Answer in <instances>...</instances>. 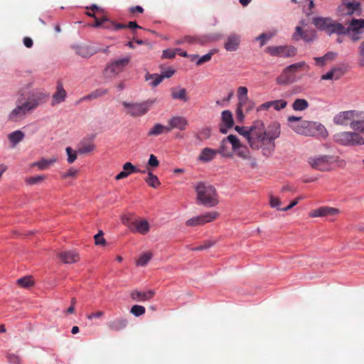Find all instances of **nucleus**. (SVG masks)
I'll list each match as a JSON object with an SVG mask.
<instances>
[{
    "instance_id": "obj_43",
    "label": "nucleus",
    "mask_w": 364,
    "mask_h": 364,
    "mask_svg": "<svg viewBox=\"0 0 364 364\" xmlns=\"http://www.w3.org/2000/svg\"><path fill=\"white\" fill-rule=\"evenodd\" d=\"M272 107H273L275 110H280L284 109L287 105V102L284 100H277L271 101Z\"/></svg>"
},
{
    "instance_id": "obj_63",
    "label": "nucleus",
    "mask_w": 364,
    "mask_h": 364,
    "mask_svg": "<svg viewBox=\"0 0 364 364\" xmlns=\"http://www.w3.org/2000/svg\"><path fill=\"white\" fill-rule=\"evenodd\" d=\"M94 92H95L97 97L98 98V97H100L102 96L107 95L108 92V90L107 89L100 88V89L95 90Z\"/></svg>"
},
{
    "instance_id": "obj_14",
    "label": "nucleus",
    "mask_w": 364,
    "mask_h": 364,
    "mask_svg": "<svg viewBox=\"0 0 364 364\" xmlns=\"http://www.w3.org/2000/svg\"><path fill=\"white\" fill-rule=\"evenodd\" d=\"M218 216V213L215 211L208 212L204 215H198L188 220L186 222V225L189 227L202 225L215 220Z\"/></svg>"
},
{
    "instance_id": "obj_50",
    "label": "nucleus",
    "mask_w": 364,
    "mask_h": 364,
    "mask_svg": "<svg viewBox=\"0 0 364 364\" xmlns=\"http://www.w3.org/2000/svg\"><path fill=\"white\" fill-rule=\"evenodd\" d=\"M214 54L213 51L209 52L208 53L203 55L202 57L198 58V60L196 62L197 65H200L210 60L213 55Z\"/></svg>"
},
{
    "instance_id": "obj_24",
    "label": "nucleus",
    "mask_w": 364,
    "mask_h": 364,
    "mask_svg": "<svg viewBox=\"0 0 364 364\" xmlns=\"http://www.w3.org/2000/svg\"><path fill=\"white\" fill-rule=\"evenodd\" d=\"M155 295L154 290H148L146 291H139L134 290L130 294V297L136 301H146L150 300Z\"/></svg>"
},
{
    "instance_id": "obj_30",
    "label": "nucleus",
    "mask_w": 364,
    "mask_h": 364,
    "mask_svg": "<svg viewBox=\"0 0 364 364\" xmlns=\"http://www.w3.org/2000/svg\"><path fill=\"white\" fill-rule=\"evenodd\" d=\"M171 96L173 100H180L183 102H187L188 100L185 88L172 87L171 89Z\"/></svg>"
},
{
    "instance_id": "obj_20",
    "label": "nucleus",
    "mask_w": 364,
    "mask_h": 364,
    "mask_svg": "<svg viewBox=\"0 0 364 364\" xmlns=\"http://www.w3.org/2000/svg\"><path fill=\"white\" fill-rule=\"evenodd\" d=\"M129 229L133 232L146 235L150 230V225L149 222L145 219L136 220L132 222V225H129Z\"/></svg>"
},
{
    "instance_id": "obj_13",
    "label": "nucleus",
    "mask_w": 364,
    "mask_h": 364,
    "mask_svg": "<svg viewBox=\"0 0 364 364\" xmlns=\"http://www.w3.org/2000/svg\"><path fill=\"white\" fill-rule=\"evenodd\" d=\"M266 50L271 55L280 58L292 57L296 53V48L290 46H269Z\"/></svg>"
},
{
    "instance_id": "obj_62",
    "label": "nucleus",
    "mask_w": 364,
    "mask_h": 364,
    "mask_svg": "<svg viewBox=\"0 0 364 364\" xmlns=\"http://www.w3.org/2000/svg\"><path fill=\"white\" fill-rule=\"evenodd\" d=\"M102 28H105V29H109V30H113L114 31V21H110L108 18H107V21H106L103 25H102Z\"/></svg>"
},
{
    "instance_id": "obj_41",
    "label": "nucleus",
    "mask_w": 364,
    "mask_h": 364,
    "mask_svg": "<svg viewBox=\"0 0 364 364\" xmlns=\"http://www.w3.org/2000/svg\"><path fill=\"white\" fill-rule=\"evenodd\" d=\"M46 178V176L44 175L36 176L26 178L25 181L28 185H35V184L40 183L43 181H44Z\"/></svg>"
},
{
    "instance_id": "obj_3",
    "label": "nucleus",
    "mask_w": 364,
    "mask_h": 364,
    "mask_svg": "<svg viewBox=\"0 0 364 364\" xmlns=\"http://www.w3.org/2000/svg\"><path fill=\"white\" fill-rule=\"evenodd\" d=\"M197 194L196 200L198 204L208 208H212L217 205L219 203L217 191L215 188L203 182H199L195 187Z\"/></svg>"
},
{
    "instance_id": "obj_46",
    "label": "nucleus",
    "mask_w": 364,
    "mask_h": 364,
    "mask_svg": "<svg viewBox=\"0 0 364 364\" xmlns=\"http://www.w3.org/2000/svg\"><path fill=\"white\" fill-rule=\"evenodd\" d=\"M211 135V129L209 127H205L200 129L197 135V138L202 139H208Z\"/></svg>"
},
{
    "instance_id": "obj_33",
    "label": "nucleus",
    "mask_w": 364,
    "mask_h": 364,
    "mask_svg": "<svg viewBox=\"0 0 364 364\" xmlns=\"http://www.w3.org/2000/svg\"><path fill=\"white\" fill-rule=\"evenodd\" d=\"M230 143L228 139V136L223 139L221 141L220 148L218 149H215L217 154L222 155L224 157H232V152L228 149V144Z\"/></svg>"
},
{
    "instance_id": "obj_44",
    "label": "nucleus",
    "mask_w": 364,
    "mask_h": 364,
    "mask_svg": "<svg viewBox=\"0 0 364 364\" xmlns=\"http://www.w3.org/2000/svg\"><path fill=\"white\" fill-rule=\"evenodd\" d=\"M123 169L125 171L129 172V174H131L132 173H135V172H140L142 173H146V170H144V171L138 170L131 162H126L123 165Z\"/></svg>"
},
{
    "instance_id": "obj_56",
    "label": "nucleus",
    "mask_w": 364,
    "mask_h": 364,
    "mask_svg": "<svg viewBox=\"0 0 364 364\" xmlns=\"http://www.w3.org/2000/svg\"><path fill=\"white\" fill-rule=\"evenodd\" d=\"M77 173V170L75 168H70L67 172H65L62 174V178H66L69 177H74L76 176Z\"/></svg>"
},
{
    "instance_id": "obj_52",
    "label": "nucleus",
    "mask_w": 364,
    "mask_h": 364,
    "mask_svg": "<svg viewBox=\"0 0 364 364\" xmlns=\"http://www.w3.org/2000/svg\"><path fill=\"white\" fill-rule=\"evenodd\" d=\"M106 21H107V18L105 16L99 18L97 17L95 18V23L92 25V26L95 28H102V25Z\"/></svg>"
},
{
    "instance_id": "obj_22",
    "label": "nucleus",
    "mask_w": 364,
    "mask_h": 364,
    "mask_svg": "<svg viewBox=\"0 0 364 364\" xmlns=\"http://www.w3.org/2000/svg\"><path fill=\"white\" fill-rule=\"evenodd\" d=\"M314 32L309 30H303L301 26H296L295 33L293 34V39L299 41L303 39L305 41H311L314 38Z\"/></svg>"
},
{
    "instance_id": "obj_25",
    "label": "nucleus",
    "mask_w": 364,
    "mask_h": 364,
    "mask_svg": "<svg viewBox=\"0 0 364 364\" xmlns=\"http://www.w3.org/2000/svg\"><path fill=\"white\" fill-rule=\"evenodd\" d=\"M128 324V320L123 317L117 318L107 322L108 328L113 331H120L124 329Z\"/></svg>"
},
{
    "instance_id": "obj_17",
    "label": "nucleus",
    "mask_w": 364,
    "mask_h": 364,
    "mask_svg": "<svg viewBox=\"0 0 364 364\" xmlns=\"http://www.w3.org/2000/svg\"><path fill=\"white\" fill-rule=\"evenodd\" d=\"M339 10L341 15L357 14L359 16L361 14L360 4L358 1L344 3L339 7Z\"/></svg>"
},
{
    "instance_id": "obj_12",
    "label": "nucleus",
    "mask_w": 364,
    "mask_h": 364,
    "mask_svg": "<svg viewBox=\"0 0 364 364\" xmlns=\"http://www.w3.org/2000/svg\"><path fill=\"white\" fill-rule=\"evenodd\" d=\"M291 127L296 133L305 136H313L315 134L316 129L323 128L321 124H316V122L310 121H300L296 124H291Z\"/></svg>"
},
{
    "instance_id": "obj_58",
    "label": "nucleus",
    "mask_w": 364,
    "mask_h": 364,
    "mask_svg": "<svg viewBox=\"0 0 364 364\" xmlns=\"http://www.w3.org/2000/svg\"><path fill=\"white\" fill-rule=\"evenodd\" d=\"M129 11L131 14L134 15L136 13L142 14L144 9L140 6H135L130 7Z\"/></svg>"
},
{
    "instance_id": "obj_28",
    "label": "nucleus",
    "mask_w": 364,
    "mask_h": 364,
    "mask_svg": "<svg viewBox=\"0 0 364 364\" xmlns=\"http://www.w3.org/2000/svg\"><path fill=\"white\" fill-rule=\"evenodd\" d=\"M331 18L330 17H315L313 18L314 25L318 29L326 33L329 28Z\"/></svg>"
},
{
    "instance_id": "obj_48",
    "label": "nucleus",
    "mask_w": 364,
    "mask_h": 364,
    "mask_svg": "<svg viewBox=\"0 0 364 364\" xmlns=\"http://www.w3.org/2000/svg\"><path fill=\"white\" fill-rule=\"evenodd\" d=\"M66 153L68 154V162L69 164L73 163L77 159V151H75L70 147L66 148Z\"/></svg>"
},
{
    "instance_id": "obj_27",
    "label": "nucleus",
    "mask_w": 364,
    "mask_h": 364,
    "mask_svg": "<svg viewBox=\"0 0 364 364\" xmlns=\"http://www.w3.org/2000/svg\"><path fill=\"white\" fill-rule=\"evenodd\" d=\"M240 43V37L235 34H233L228 37L224 46L228 51H235L237 50Z\"/></svg>"
},
{
    "instance_id": "obj_4",
    "label": "nucleus",
    "mask_w": 364,
    "mask_h": 364,
    "mask_svg": "<svg viewBox=\"0 0 364 364\" xmlns=\"http://www.w3.org/2000/svg\"><path fill=\"white\" fill-rule=\"evenodd\" d=\"M304 68H309V65L304 61L294 63L286 67L276 78L277 84L287 85L294 83L296 81V73Z\"/></svg>"
},
{
    "instance_id": "obj_60",
    "label": "nucleus",
    "mask_w": 364,
    "mask_h": 364,
    "mask_svg": "<svg viewBox=\"0 0 364 364\" xmlns=\"http://www.w3.org/2000/svg\"><path fill=\"white\" fill-rule=\"evenodd\" d=\"M186 42H187L188 43H193V38L191 37V36H186V37H184L182 39L177 40L176 41V44L180 45V44H182V43H186Z\"/></svg>"
},
{
    "instance_id": "obj_9",
    "label": "nucleus",
    "mask_w": 364,
    "mask_h": 364,
    "mask_svg": "<svg viewBox=\"0 0 364 364\" xmlns=\"http://www.w3.org/2000/svg\"><path fill=\"white\" fill-rule=\"evenodd\" d=\"M131 57L127 55L109 63L105 69V74L109 77L117 76L122 73L130 63Z\"/></svg>"
},
{
    "instance_id": "obj_54",
    "label": "nucleus",
    "mask_w": 364,
    "mask_h": 364,
    "mask_svg": "<svg viewBox=\"0 0 364 364\" xmlns=\"http://www.w3.org/2000/svg\"><path fill=\"white\" fill-rule=\"evenodd\" d=\"M271 34L262 33L257 38V40L260 41L261 46H263L266 42L272 38Z\"/></svg>"
},
{
    "instance_id": "obj_19",
    "label": "nucleus",
    "mask_w": 364,
    "mask_h": 364,
    "mask_svg": "<svg viewBox=\"0 0 364 364\" xmlns=\"http://www.w3.org/2000/svg\"><path fill=\"white\" fill-rule=\"evenodd\" d=\"M174 73H175L174 70L168 69V70H165L164 72H163L161 75L146 74L145 76V80L146 81H149V80H152V81L151 82L150 84L152 87H156L158 85H159L165 77H167V78L171 77Z\"/></svg>"
},
{
    "instance_id": "obj_11",
    "label": "nucleus",
    "mask_w": 364,
    "mask_h": 364,
    "mask_svg": "<svg viewBox=\"0 0 364 364\" xmlns=\"http://www.w3.org/2000/svg\"><path fill=\"white\" fill-rule=\"evenodd\" d=\"M228 139L232 145V151L238 157L244 160L252 159L248 148L245 145H243L236 136L230 134L228 136Z\"/></svg>"
},
{
    "instance_id": "obj_40",
    "label": "nucleus",
    "mask_w": 364,
    "mask_h": 364,
    "mask_svg": "<svg viewBox=\"0 0 364 364\" xmlns=\"http://www.w3.org/2000/svg\"><path fill=\"white\" fill-rule=\"evenodd\" d=\"M151 257L152 254L151 252H145L139 257L136 264L139 266H145L149 262Z\"/></svg>"
},
{
    "instance_id": "obj_51",
    "label": "nucleus",
    "mask_w": 364,
    "mask_h": 364,
    "mask_svg": "<svg viewBox=\"0 0 364 364\" xmlns=\"http://www.w3.org/2000/svg\"><path fill=\"white\" fill-rule=\"evenodd\" d=\"M159 165V161L157 159V157L154 154H151L149 156V159L148 161V166L154 168L158 167Z\"/></svg>"
},
{
    "instance_id": "obj_15",
    "label": "nucleus",
    "mask_w": 364,
    "mask_h": 364,
    "mask_svg": "<svg viewBox=\"0 0 364 364\" xmlns=\"http://www.w3.org/2000/svg\"><path fill=\"white\" fill-rule=\"evenodd\" d=\"M255 107L254 102L249 100H242L238 101L237 107L236 110L237 118L240 122H242L245 118L244 112L248 113L252 111Z\"/></svg>"
},
{
    "instance_id": "obj_47",
    "label": "nucleus",
    "mask_w": 364,
    "mask_h": 364,
    "mask_svg": "<svg viewBox=\"0 0 364 364\" xmlns=\"http://www.w3.org/2000/svg\"><path fill=\"white\" fill-rule=\"evenodd\" d=\"M247 88L246 87L240 86L237 88L238 101L249 99L247 97Z\"/></svg>"
},
{
    "instance_id": "obj_7",
    "label": "nucleus",
    "mask_w": 364,
    "mask_h": 364,
    "mask_svg": "<svg viewBox=\"0 0 364 364\" xmlns=\"http://www.w3.org/2000/svg\"><path fill=\"white\" fill-rule=\"evenodd\" d=\"M155 100H148L141 102H122V105L126 109V113L132 117H138L146 114Z\"/></svg>"
},
{
    "instance_id": "obj_5",
    "label": "nucleus",
    "mask_w": 364,
    "mask_h": 364,
    "mask_svg": "<svg viewBox=\"0 0 364 364\" xmlns=\"http://www.w3.org/2000/svg\"><path fill=\"white\" fill-rule=\"evenodd\" d=\"M363 118L364 114L362 112L348 110L341 112L336 114L333 117V122L337 125H350V127L354 130L355 129H358L357 125L359 124L358 119Z\"/></svg>"
},
{
    "instance_id": "obj_37",
    "label": "nucleus",
    "mask_w": 364,
    "mask_h": 364,
    "mask_svg": "<svg viewBox=\"0 0 364 364\" xmlns=\"http://www.w3.org/2000/svg\"><path fill=\"white\" fill-rule=\"evenodd\" d=\"M309 107V102L304 99H296L293 105L292 108L295 111H304Z\"/></svg>"
},
{
    "instance_id": "obj_53",
    "label": "nucleus",
    "mask_w": 364,
    "mask_h": 364,
    "mask_svg": "<svg viewBox=\"0 0 364 364\" xmlns=\"http://www.w3.org/2000/svg\"><path fill=\"white\" fill-rule=\"evenodd\" d=\"M95 242L97 245H105L106 241L103 237L102 231H100L97 235H95Z\"/></svg>"
},
{
    "instance_id": "obj_42",
    "label": "nucleus",
    "mask_w": 364,
    "mask_h": 364,
    "mask_svg": "<svg viewBox=\"0 0 364 364\" xmlns=\"http://www.w3.org/2000/svg\"><path fill=\"white\" fill-rule=\"evenodd\" d=\"M145 311V308L140 305H134L130 309V313L137 317L144 315Z\"/></svg>"
},
{
    "instance_id": "obj_23",
    "label": "nucleus",
    "mask_w": 364,
    "mask_h": 364,
    "mask_svg": "<svg viewBox=\"0 0 364 364\" xmlns=\"http://www.w3.org/2000/svg\"><path fill=\"white\" fill-rule=\"evenodd\" d=\"M67 96V92L63 88V84L58 82L56 86V91L52 96L51 105L55 106L65 101Z\"/></svg>"
},
{
    "instance_id": "obj_57",
    "label": "nucleus",
    "mask_w": 364,
    "mask_h": 364,
    "mask_svg": "<svg viewBox=\"0 0 364 364\" xmlns=\"http://www.w3.org/2000/svg\"><path fill=\"white\" fill-rule=\"evenodd\" d=\"M105 313L102 311H98L97 312H95V313H92L89 315L87 316V318L89 319V320H92L93 318H100L101 317H102L104 316Z\"/></svg>"
},
{
    "instance_id": "obj_59",
    "label": "nucleus",
    "mask_w": 364,
    "mask_h": 364,
    "mask_svg": "<svg viewBox=\"0 0 364 364\" xmlns=\"http://www.w3.org/2000/svg\"><path fill=\"white\" fill-rule=\"evenodd\" d=\"M270 204L272 208H277L278 210L281 209L279 208L281 204V202L278 198L271 197Z\"/></svg>"
},
{
    "instance_id": "obj_29",
    "label": "nucleus",
    "mask_w": 364,
    "mask_h": 364,
    "mask_svg": "<svg viewBox=\"0 0 364 364\" xmlns=\"http://www.w3.org/2000/svg\"><path fill=\"white\" fill-rule=\"evenodd\" d=\"M217 155V151L215 149H213L210 148H204L202 149L200 155L198 156V159L203 162H209L214 159Z\"/></svg>"
},
{
    "instance_id": "obj_26",
    "label": "nucleus",
    "mask_w": 364,
    "mask_h": 364,
    "mask_svg": "<svg viewBox=\"0 0 364 364\" xmlns=\"http://www.w3.org/2000/svg\"><path fill=\"white\" fill-rule=\"evenodd\" d=\"M328 26L326 33L328 35L337 34V35H344L345 32V26L342 23L334 21L333 18L331 20V23Z\"/></svg>"
},
{
    "instance_id": "obj_1",
    "label": "nucleus",
    "mask_w": 364,
    "mask_h": 364,
    "mask_svg": "<svg viewBox=\"0 0 364 364\" xmlns=\"http://www.w3.org/2000/svg\"><path fill=\"white\" fill-rule=\"evenodd\" d=\"M235 129L247 139L252 149H262L264 156L273 153L275 140L281 133L279 123L272 122L266 127L262 120L255 121L249 127L236 126Z\"/></svg>"
},
{
    "instance_id": "obj_35",
    "label": "nucleus",
    "mask_w": 364,
    "mask_h": 364,
    "mask_svg": "<svg viewBox=\"0 0 364 364\" xmlns=\"http://www.w3.org/2000/svg\"><path fill=\"white\" fill-rule=\"evenodd\" d=\"M148 176L145 178L146 183L151 187L156 188L159 187L161 184L158 177L152 173V171L149 170V168L147 167Z\"/></svg>"
},
{
    "instance_id": "obj_32",
    "label": "nucleus",
    "mask_w": 364,
    "mask_h": 364,
    "mask_svg": "<svg viewBox=\"0 0 364 364\" xmlns=\"http://www.w3.org/2000/svg\"><path fill=\"white\" fill-rule=\"evenodd\" d=\"M57 161V158L53 157L49 159H41L38 161L34 162L32 164V166H36L39 170H46L48 169L50 166H52Z\"/></svg>"
},
{
    "instance_id": "obj_18",
    "label": "nucleus",
    "mask_w": 364,
    "mask_h": 364,
    "mask_svg": "<svg viewBox=\"0 0 364 364\" xmlns=\"http://www.w3.org/2000/svg\"><path fill=\"white\" fill-rule=\"evenodd\" d=\"M188 126V122L186 117L183 116H173L168 120V128L169 132L173 129H178L184 131Z\"/></svg>"
},
{
    "instance_id": "obj_31",
    "label": "nucleus",
    "mask_w": 364,
    "mask_h": 364,
    "mask_svg": "<svg viewBox=\"0 0 364 364\" xmlns=\"http://www.w3.org/2000/svg\"><path fill=\"white\" fill-rule=\"evenodd\" d=\"M169 132L168 126H164L161 124H155L148 132L147 135L149 136H156L163 133Z\"/></svg>"
},
{
    "instance_id": "obj_6",
    "label": "nucleus",
    "mask_w": 364,
    "mask_h": 364,
    "mask_svg": "<svg viewBox=\"0 0 364 364\" xmlns=\"http://www.w3.org/2000/svg\"><path fill=\"white\" fill-rule=\"evenodd\" d=\"M333 140L337 144L346 146L364 145V138L356 132H341L333 136Z\"/></svg>"
},
{
    "instance_id": "obj_39",
    "label": "nucleus",
    "mask_w": 364,
    "mask_h": 364,
    "mask_svg": "<svg viewBox=\"0 0 364 364\" xmlns=\"http://www.w3.org/2000/svg\"><path fill=\"white\" fill-rule=\"evenodd\" d=\"M75 52L78 55L83 58H88L93 55V52L90 51L88 47L86 46H77L75 49Z\"/></svg>"
},
{
    "instance_id": "obj_55",
    "label": "nucleus",
    "mask_w": 364,
    "mask_h": 364,
    "mask_svg": "<svg viewBox=\"0 0 364 364\" xmlns=\"http://www.w3.org/2000/svg\"><path fill=\"white\" fill-rule=\"evenodd\" d=\"M8 361L11 364H19L20 358L15 354H9L7 356Z\"/></svg>"
},
{
    "instance_id": "obj_38",
    "label": "nucleus",
    "mask_w": 364,
    "mask_h": 364,
    "mask_svg": "<svg viewBox=\"0 0 364 364\" xmlns=\"http://www.w3.org/2000/svg\"><path fill=\"white\" fill-rule=\"evenodd\" d=\"M95 146L92 143L82 144L80 147L77 149V153L80 154H85L92 151Z\"/></svg>"
},
{
    "instance_id": "obj_49",
    "label": "nucleus",
    "mask_w": 364,
    "mask_h": 364,
    "mask_svg": "<svg viewBox=\"0 0 364 364\" xmlns=\"http://www.w3.org/2000/svg\"><path fill=\"white\" fill-rule=\"evenodd\" d=\"M180 48H176L175 50L173 49H167L164 50L162 54V58L172 59L176 56V52L180 51Z\"/></svg>"
},
{
    "instance_id": "obj_36",
    "label": "nucleus",
    "mask_w": 364,
    "mask_h": 364,
    "mask_svg": "<svg viewBox=\"0 0 364 364\" xmlns=\"http://www.w3.org/2000/svg\"><path fill=\"white\" fill-rule=\"evenodd\" d=\"M222 121L227 128H231L234 124L232 114L231 112H230L229 110L223 111Z\"/></svg>"
},
{
    "instance_id": "obj_61",
    "label": "nucleus",
    "mask_w": 364,
    "mask_h": 364,
    "mask_svg": "<svg viewBox=\"0 0 364 364\" xmlns=\"http://www.w3.org/2000/svg\"><path fill=\"white\" fill-rule=\"evenodd\" d=\"M271 107H272L271 101H269V102H266L262 104L259 107H258L257 108V111L260 112L262 110H267Z\"/></svg>"
},
{
    "instance_id": "obj_34",
    "label": "nucleus",
    "mask_w": 364,
    "mask_h": 364,
    "mask_svg": "<svg viewBox=\"0 0 364 364\" xmlns=\"http://www.w3.org/2000/svg\"><path fill=\"white\" fill-rule=\"evenodd\" d=\"M25 136V134L23 132L20 130H16L15 132H13L10 133L8 135V139H9L10 142L12 144L13 146H15L17 144H18L20 141H21Z\"/></svg>"
},
{
    "instance_id": "obj_16",
    "label": "nucleus",
    "mask_w": 364,
    "mask_h": 364,
    "mask_svg": "<svg viewBox=\"0 0 364 364\" xmlns=\"http://www.w3.org/2000/svg\"><path fill=\"white\" fill-rule=\"evenodd\" d=\"M339 213H340V210L338 208L323 206V207H320L318 208L312 210L309 213V216L311 218L331 217V216H335V215L339 214Z\"/></svg>"
},
{
    "instance_id": "obj_45",
    "label": "nucleus",
    "mask_w": 364,
    "mask_h": 364,
    "mask_svg": "<svg viewBox=\"0 0 364 364\" xmlns=\"http://www.w3.org/2000/svg\"><path fill=\"white\" fill-rule=\"evenodd\" d=\"M17 284L22 287H29L33 284V281L31 277H24L17 280Z\"/></svg>"
},
{
    "instance_id": "obj_64",
    "label": "nucleus",
    "mask_w": 364,
    "mask_h": 364,
    "mask_svg": "<svg viewBox=\"0 0 364 364\" xmlns=\"http://www.w3.org/2000/svg\"><path fill=\"white\" fill-rule=\"evenodd\" d=\"M23 44L26 48H31L33 45V41L30 37H24L23 40Z\"/></svg>"
},
{
    "instance_id": "obj_2",
    "label": "nucleus",
    "mask_w": 364,
    "mask_h": 364,
    "mask_svg": "<svg viewBox=\"0 0 364 364\" xmlns=\"http://www.w3.org/2000/svg\"><path fill=\"white\" fill-rule=\"evenodd\" d=\"M47 95L38 90L30 92L26 99L18 98L16 101V107L8 115V120L14 122H18L23 120L26 114L42 104Z\"/></svg>"
},
{
    "instance_id": "obj_10",
    "label": "nucleus",
    "mask_w": 364,
    "mask_h": 364,
    "mask_svg": "<svg viewBox=\"0 0 364 364\" xmlns=\"http://www.w3.org/2000/svg\"><path fill=\"white\" fill-rule=\"evenodd\" d=\"M308 161L313 168L321 171H326L331 169V166L336 161V159L331 155H323L318 157H311Z\"/></svg>"
},
{
    "instance_id": "obj_21",
    "label": "nucleus",
    "mask_w": 364,
    "mask_h": 364,
    "mask_svg": "<svg viewBox=\"0 0 364 364\" xmlns=\"http://www.w3.org/2000/svg\"><path fill=\"white\" fill-rule=\"evenodd\" d=\"M57 256L65 264L75 263L80 259L78 253L73 250L60 252Z\"/></svg>"
},
{
    "instance_id": "obj_8",
    "label": "nucleus",
    "mask_w": 364,
    "mask_h": 364,
    "mask_svg": "<svg viewBox=\"0 0 364 364\" xmlns=\"http://www.w3.org/2000/svg\"><path fill=\"white\" fill-rule=\"evenodd\" d=\"M345 26L344 35L348 36L353 41H357L364 36V19L352 18Z\"/></svg>"
}]
</instances>
